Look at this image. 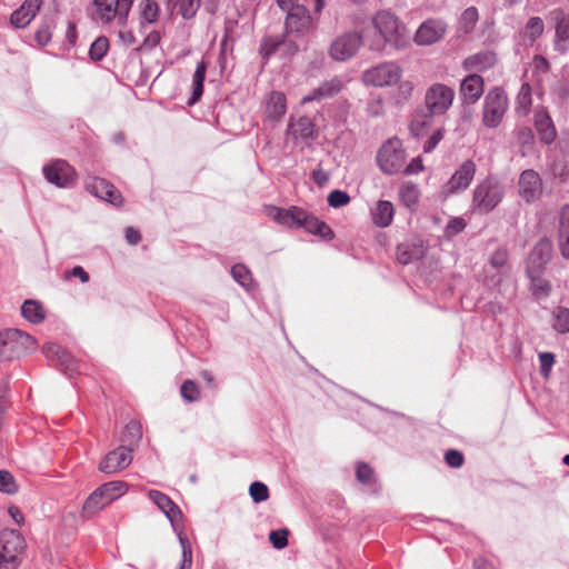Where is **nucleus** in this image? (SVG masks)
Wrapping results in <instances>:
<instances>
[{"label": "nucleus", "instance_id": "obj_1", "mask_svg": "<svg viewBox=\"0 0 569 569\" xmlns=\"http://www.w3.org/2000/svg\"><path fill=\"white\" fill-rule=\"evenodd\" d=\"M366 46L370 51L382 52L387 46L393 49H405L410 43L407 27L389 10L377 11L370 26L363 29Z\"/></svg>", "mask_w": 569, "mask_h": 569}, {"label": "nucleus", "instance_id": "obj_2", "mask_svg": "<svg viewBox=\"0 0 569 569\" xmlns=\"http://www.w3.org/2000/svg\"><path fill=\"white\" fill-rule=\"evenodd\" d=\"M505 187L496 178L488 177L473 189L470 209L479 214L491 212L503 199Z\"/></svg>", "mask_w": 569, "mask_h": 569}, {"label": "nucleus", "instance_id": "obj_3", "mask_svg": "<svg viewBox=\"0 0 569 569\" xmlns=\"http://www.w3.org/2000/svg\"><path fill=\"white\" fill-rule=\"evenodd\" d=\"M127 491L128 483L121 480L101 485L86 499L82 507V517L86 519L91 518L104 507L122 497Z\"/></svg>", "mask_w": 569, "mask_h": 569}, {"label": "nucleus", "instance_id": "obj_4", "mask_svg": "<svg viewBox=\"0 0 569 569\" xmlns=\"http://www.w3.org/2000/svg\"><path fill=\"white\" fill-rule=\"evenodd\" d=\"M134 0H93L92 19L94 22L107 26L116 23L126 27L129 12Z\"/></svg>", "mask_w": 569, "mask_h": 569}, {"label": "nucleus", "instance_id": "obj_5", "mask_svg": "<svg viewBox=\"0 0 569 569\" xmlns=\"http://www.w3.org/2000/svg\"><path fill=\"white\" fill-rule=\"evenodd\" d=\"M27 543L22 535L13 529L0 532V569H17L21 563Z\"/></svg>", "mask_w": 569, "mask_h": 569}, {"label": "nucleus", "instance_id": "obj_6", "mask_svg": "<svg viewBox=\"0 0 569 569\" xmlns=\"http://www.w3.org/2000/svg\"><path fill=\"white\" fill-rule=\"evenodd\" d=\"M36 349V340L18 329L0 332V361L18 358Z\"/></svg>", "mask_w": 569, "mask_h": 569}, {"label": "nucleus", "instance_id": "obj_7", "mask_svg": "<svg viewBox=\"0 0 569 569\" xmlns=\"http://www.w3.org/2000/svg\"><path fill=\"white\" fill-rule=\"evenodd\" d=\"M507 93L501 88L490 89L482 103V124L488 129L497 128L508 110Z\"/></svg>", "mask_w": 569, "mask_h": 569}, {"label": "nucleus", "instance_id": "obj_8", "mask_svg": "<svg viewBox=\"0 0 569 569\" xmlns=\"http://www.w3.org/2000/svg\"><path fill=\"white\" fill-rule=\"evenodd\" d=\"M456 92L445 83H432L425 93L423 106L431 116L440 117L452 107Z\"/></svg>", "mask_w": 569, "mask_h": 569}, {"label": "nucleus", "instance_id": "obj_9", "mask_svg": "<svg viewBox=\"0 0 569 569\" xmlns=\"http://www.w3.org/2000/svg\"><path fill=\"white\" fill-rule=\"evenodd\" d=\"M377 162L386 174H396L401 171L406 162V153L399 139L387 140L378 151Z\"/></svg>", "mask_w": 569, "mask_h": 569}, {"label": "nucleus", "instance_id": "obj_10", "mask_svg": "<svg viewBox=\"0 0 569 569\" xmlns=\"http://www.w3.org/2000/svg\"><path fill=\"white\" fill-rule=\"evenodd\" d=\"M362 44H366L363 31H346L332 40L329 56L335 61L345 62L353 58Z\"/></svg>", "mask_w": 569, "mask_h": 569}, {"label": "nucleus", "instance_id": "obj_11", "mask_svg": "<svg viewBox=\"0 0 569 569\" xmlns=\"http://www.w3.org/2000/svg\"><path fill=\"white\" fill-rule=\"evenodd\" d=\"M402 73L403 70L398 63L386 61L366 70L362 80L366 84L385 88L397 84Z\"/></svg>", "mask_w": 569, "mask_h": 569}, {"label": "nucleus", "instance_id": "obj_12", "mask_svg": "<svg viewBox=\"0 0 569 569\" xmlns=\"http://www.w3.org/2000/svg\"><path fill=\"white\" fill-rule=\"evenodd\" d=\"M42 173L48 182L59 187L69 188L77 179V172L67 161L57 159L42 168Z\"/></svg>", "mask_w": 569, "mask_h": 569}, {"label": "nucleus", "instance_id": "obj_13", "mask_svg": "<svg viewBox=\"0 0 569 569\" xmlns=\"http://www.w3.org/2000/svg\"><path fill=\"white\" fill-rule=\"evenodd\" d=\"M448 24L441 19H428L417 29L413 40L418 46H431L447 33Z\"/></svg>", "mask_w": 569, "mask_h": 569}, {"label": "nucleus", "instance_id": "obj_14", "mask_svg": "<svg viewBox=\"0 0 569 569\" xmlns=\"http://www.w3.org/2000/svg\"><path fill=\"white\" fill-rule=\"evenodd\" d=\"M132 462V449L128 446H119L108 452L99 463V471L111 475L126 469Z\"/></svg>", "mask_w": 569, "mask_h": 569}, {"label": "nucleus", "instance_id": "obj_15", "mask_svg": "<svg viewBox=\"0 0 569 569\" xmlns=\"http://www.w3.org/2000/svg\"><path fill=\"white\" fill-rule=\"evenodd\" d=\"M476 169V163L472 160L462 162L447 182L443 191L446 196L466 190L475 178Z\"/></svg>", "mask_w": 569, "mask_h": 569}, {"label": "nucleus", "instance_id": "obj_16", "mask_svg": "<svg viewBox=\"0 0 569 569\" xmlns=\"http://www.w3.org/2000/svg\"><path fill=\"white\" fill-rule=\"evenodd\" d=\"M518 193L528 203L538 200L542 194V180L539 173L532 169L522 171L518 181Z\"/></svg>", "mask_w": 569, "mask_h": 569}, {"label": "nucleus", "instance_id": "obj_17", "mask_svg": "<svg viewBox=\"0 0 569 569\" xmlns=\"http://www.w3.org/2000/svg\"><path fill=\"white\" fill-rule=\"evenodd\" d=\"M312 28V18L303 6H295L288 10L286 30L289 34H305Z\"/></svg>", "mask_w": 569, "mask_h": 569}, {"label": "nucleus", "instance_id": "obj_18", "mask_svg": "<svg viewBox=\"0 0 569 569\" xmlns=\"http://www.w3.org/2000/svg\"><path fill=\"white\" fill-rule=\"evenodd\" d=\"M86 189L93 196L110 202L113 206H121L123 202L121 193L116 187L101 178H89L86 181Z\"/></svg>", "mask_w": 569, "mask_h": 569}, {"label": "nucleus", "instance_id": "obj_19", "mask_svg": "<svg viewBox=\"0 0 569 569\" xmlns=\"http://www.w3.org/2000/svg\"><path fill=\"white\" fill-rule=\"evenodd\" d=\"M552 253V243L548 239H541L531 250L528 258V274H540L545 266L549 262Z\"/></svg>", "mask_w": 569, "mask_h": 569}, {"label": "nucleus", "instance_id": "obj_20", "mask_svg": "<svg viewBox=\"0 0 569 569\" xmlns=\"http://www.w3.org/2000/svg\"><path fill=\"white\" fill-rule=\"evenodd\" d=\"M266 213L277 223L287 228H300L301 219H306V211L298 207L281 209L279 207L269 206L266 208Z\"/></svg>", "mask_w": 569, "mask_h": 569}, {"label": "nucleus", "instance_id": "obj_21", "mask_svg": "<svg viewBox=\"0 0 569 569\" xmlns=\"http://www.w3.org/2000/svg\"><path fill=\"white\" fill-rule=\"evenodd\" d=\"M43 353L47 359L56 361L67 375L72 376L78 371V363L74 358L59 345L47 343Z\"/></svg>", "mask_w": 569, "mask_h": 569}, {"label": "nucleus", "instance_id": "obj_22", "mask_svg": "<svg viewBox=\"0 0 569 569\" xmlns=\"http://www.w3.org/2000/svg\"><path fill=\"white\" fill-rule=\"evenodd\" d=\"M497 54L491 50H483L468 56L462 68L469 72H485L493 68L497 63Z\"/></svg>", "mask_w": 569, "mask_h": 569}, {"label": "nucleus", "instance_id": "obj_23", "mask_svg": "<svg viewBox=\"0 0 569 569\" xmlns=\"http://www.w3.org/2000/svg\"><path fill=\"white\" fill-rule=\"evenodd\" d=\"M485 82L481 76L472 73L467 76L460 84V94L465 103L473 104L482 96Z\"/></svg>", "mask_w": 569, "mask_h": 569}, {"label": "nucleus", "instance_id": "obj_24", "mask_svg": "<svg viewBox=\"0 0 569 569\" xmlns=\"http://www.w3.org/2000/svg\"><path fill=\"white\" fill-rule=\"evenodd\" d=\"M41 6L42 0H24L20 8L11 13V24L16 28L27 27L34 19Z\"/></svg>", "mask_w": 569, "mask_h": 569}, {"label": "nucleus", "instance_id": "obj_25", "mask_svg": "<svg viewBox=\"0 0 569 569\" xmlns=\"http://www.w3.org/2000/svg\"><path fill=\"white\" fill-rule=\"evenodd\" d=\"M148 497L166 515L176 529V523L182 516L179 507L167 495L158 490H149Z\"/></svg>", "mask_w": 569, "mask_h": 569}, {"label": "nucleus", "instance_id": "obj_26", "mask_svg": "<svg viewBox=\"0 0 569 569\" xmlns=\"http://www.w3.org/2000/svg\"><path fill=\"white\" fill-rule=\"evenodd\" d=\"M343 87L342 81L335 77L330 80L322 82L318 88L313 89L309 94L301 99V103L306 104L311 101H320L331 98L339 93Z\"/></svg>", "mask_w": 569, "mask_h": 569}, {"label": "nucleus", "instance_id": "obj_27", "mask_svg": "<svg viewBox=\"0 0 569 569\" xmlns=\"http://www.w3.org/2000/svg\"><path fill=\"white\" fill-rule=\"evenodd\" d=\"M288 133L292 136L293 139H300L306 142L315 139L317 136L316 126L308 117H300L296 120H290Z\"/></svg>", "mask_w": 569, "mask_h": 569}, {"label": "nucleus", "instance_id": "obj_28", "mask_svg": "<svg viewBox=\"0 0 569 569\" xmlns=\"http://www.w3.org/2000/svg\"><path fill=\"white\" fill-rule=\"evenodd\" d=\"M535 127L538 131L540 139L549 144L555 141L557 131L555 124L545 109H538L535 113Z\"/></svg>", "mask_w": 569, "mask_h": 569}, {"label": "nucleus", "instance_id": "obj_29", "mask_svg": "<svg viewBox=\"0 0 569 569\" xmlns=\"http://www.w3.org/2000/svg\"><path fill=\"white\" fill-rule=\"evenodd\" d=\"M558 244L562 257L569 259V204H565L559 211Z\"/></svg>", "mask_w": 569, "mask_h": 569}, {"label": "nucleus", "instance_id": "obj_30", "mask_svg": "<svg viewBox=\"0 0 569 569\" xmlns=\"http://www.w3.org/2000/svg\"><path fill=\"white\" fill-rule=\"evenodd\" d=\"M219 0H177L176 8L183 19H192L201 2H203L207 11L214 12Z\"/></svg>", "mask_w": 569, "mask_h": 569}, {"label": "nucleus", "instance_id": "obj_31", "mask_svg": "<svg viewBox=\"0 0 569 569\" xmlns=\"http://www.w3.org/2000/svg\"><path fill=\"white\" fill-rule=\"evenodd\" d=\"M393 214V204L387 200L378 201L371 209V218L373 223L381 228H386L391 224Z\"/></svg>", "mask_w": 569, "mask_h": 569}, {"label": "nucleus", "instance_id": "obj_32", "mask_svg": "<svg viewBox=\"0 0 569 569\" xmlns=\"http://www.w3.org/2000/svg\"><path fill=\"white\" fill-rule=\"evenodd\" d=\"M286 96L278 91L271 92L266 106L267 117L271 120H278L286 113Z\"/></svg>", "mask_w": 569, "mask_h": 569}, {"label": "nucleus", "instance_id": "obj_33", "mask_svg": "<svg viewBox=\"0 0 569 569\" xmlns=\"http://www.w3.org/2000/svg\"><path fill=\"white\" fill-rule=\"evenodd\" d=\"M419 198L420 190L416 183L411 181H405L401 183L399 188V200L405 207L409 209L416 208L419 202Z\"/></svg>", "mask_w": 569, "mask_h": 569}, {"label": "nucleus", "instance_id": "obj_34", "mask_svg": "<svg viewBox=\"0 0 569 569\" xmlns=\"http://www.w3.org/2000/svg\"><path fill=\"white\" fill-rule=\"evenodd\" d=\"M310 233L318 234L325 239H332L333 232L330 227L323 221L308 214L306 212V219H301V227Z\"/></svg>", "mask_w": 569, "mask_h": 569}, {"label": "nucleus", "instance_id": "obj_35", "mask_svg": "<svg viewBox=\"0 0 569 569\" xmlns=\"http://www.w3.org/2000/svg\"><path fill=\"white\" fill-rule=\"evenodd\" d=\"M207 64L204 61H200L197 64L196 71L192 77V94L188 100V104L192 106L201 98L203 93V81L206 77Z\"/></svg>", "mask_w": 569, "mask_h": 569}, {"label": "nucleus", "instance_id": "obj_36", "mask_svg": "<svg viewBox=\"0 0 569 569\" xmlns=\"http://www.w3.org/2000/svg\"><path fill=\"white\" fill-rule=\"evenodd\" d=\"M22 317L32 323H40L46 317L42 305L37 300H26L21 307Z\"/></svg>", "mask_w": 569, "mask_h": 569}, {"label": "nucleus", "instance_id": "obj_37", "mask_svg": "<svg viewBox=\"0 0 569 569\" xmlns=\"http://www.w3.org/2000/svg\"><path fill=\"white\" fill-rule=\"evenodd\" d=\"M430 112L426 109L425 111H417L413 113L410 122V131L415 137H421L427 132V129L431 126L432 118Z\"/></svg>", "mask_w": 569, "mask_h": 569}, {"label": "nucleus", "instance_id": "obj_38", "mask_svg": "<svg viewBox=\"0 0 569 569\" xmlns=\"http://www.w3.org/2000/svg\"><path fill=\"white\" fill-rule=\"evenodd\" d=\"M138 9L141 21L147 23H154L158 21L160 8L154 0H141Z\"/></svg>", "mask_w": 569, "mask_h": 569}, {"label": "nucleus", "instance_id": "obj_39", "mask_svg": "<svg viewBox=\"0 0 569 569\" xmlns=\"http://www.w3.org/2000/svg\"><path fill=\"white\" fill-rule=\"evenodd\" d=\"M532 104L531 87L529 83H522L516 99V111L519 114L527 116Z\"/></svg>", "mask_w": 569, "mask_h": 569}, {"label": "nucleus", "instance_id": "obj_40", "mask_svg": "<svg viewBox=\"0 0 569 569\" xmlns=\"http://www.w3.org/2000/svg\"><path fill=\"white\" fill-rule=\"evenodd\" d=\"M552 327L559 333L569 332V309L558 307L552 312Z\"/></svg>", "mask_w": 569, "mask_h": 569}, {"label": "nucleus", "instance_id": "obj_41", "mask_svg": "<svg viewBox=\"0 0 569 569\" xmlns=\"http://www.w3.org/2000/svg\"><path fill=\"white\" fill-rule=\"evenodd\" d=\"M543 21L539 17H532L528 20L525 28V38L533 43L543 32Z\"/></svg>", "mask_w": 569, "mask_h": 569}, {"label": "nucleus", "instance_id": "obj_42", "mask_svg": "<svg viewBox=\"0 0 569 569\" xmlns=\"http://www.w3.org/2000/svg\"><path fill=\"white\" fill-rule=\"evenodd\" d=\"M478 18H479V14H478L477 8H475V7L467 8L462 12L460 20H459L460 30H462L465 33H469L475 28V26L478 21Z\"/></svg>", "mask_w": 569, "mask_h": 569}, {"label": "nucleus", "instance_id": "obj_43", "mask_svg": "<svg viewBox=\"0 0 569 569\" xmlns=\"http://www.w3.org/2000/svg\"><path fill=\"white\" fill-rule=\"evenodd\" d=\"M490 266L497 270L498 274H503L508 270V251L505 248H498L490 257Z\"/></svg>", "mask_w": 569, "mask_h": 569}, {"label": "nucleus", "instance_id": "obj_44", "mask_svg": "<svg viewBox=\"0 0 569 569\" xmlns=\"http://www.w3.org/2000/svg\"><path fill=\"white\" fill-rule=\"evenodd\" d=\"M231 274L233 279L243 288L249 289L252 284V277L249 269L241 263L234 264L232 267Z\"/></svg>", "mask_w": 569, "mask_h": 569}, {"label": "nucleus", "instance_id": "obj_45", "mask_svg": "<svg viewBox=\"0 0 569 569\" xmlns=\"http://www.w3.org/2000/svg\"><path fill=\"white\" fill-rule=\"evenodd\" d=\"M142 438L141 426L137 421H130L124 429L123 442L130 446L137 445Z\"/></svg>", "mask_w": 569, "mask_h": 569}, {"label": "nucleus", "instance_id": "obj_46", "mask_svg": "<svg viewBox=\"0 0 569 569\" xmlns=\"http://www.w3.org/2000/svg\"><path fill=\"white\" fill-rule=\"evenodd\" d=\"M397 90L395 93V100L397 103L408 101L415 91V83L410 80L400 81L397 83Z\"/></svg>", "mask_w": 569, "mask_h": 569}, {"label": "nucleus", "instance_id": "obj_47", "mask_svg": "<svg viewBox=\"0 0 569 569\" xmlns=\"http://www.w3.org/2000/svg\"><path fill=\"white\" fill-rule=\"evenodd\" d=\"M109 41L106 37L97 38L90 47L89 54L92 60H101L108 52Z\"/></svg>", "mask_w": 569, "mask_h": 569}, {"label": "nucleus", "instance_id": "obj_48", "mask_svg": "<svg viewBox=\"0 0 569 569\" xmlns=\"http://www.w3.org/2000/svg\"><path fill=\"white\" fill-rule=\"evenodd\" d=\"M181 397L188 401L193 402L200 399V390L198 385L192 380H186L180 389Z\"/></svg>", "mask_w": 569, "mask_h": 569}, {"label": "nucleus", "instance_id": "obj_49", "mask_svg": "<svg viewBox=\"0 0 569 569\" xmlns=\"http://www.w3.org/2000/svg\"><path fill=\"white\" fill-rule=\"evenodd\" d=\"M286 46L287 43L284 41H279L276 38H267L261 43L260 53L264 59H268L270 56Z\"/></svg>", "mask_w": 569, "mask_h": 569}, {"label": "nucleus", "instance_id": "obj_50", "mask_svg": "<svg viewBox=\"0 0 569 569\" xmlns=\"http://www.w3.org/2000/svg\"><path fill=\"white\" fill-rule=\"evenodd\" d=\"M249 493L256 503L263 502L269 498L268 487L260 481H254L250 485Z\"/></svg>", "mask_w": 569, "mask_h": 569}, {"label": "nucleus", "instance_id": "obj_51", "mask_svg": "<svg viewBox=\"0 0 569 569\" xmlns=\"http://www.w3.org/2000/svg\"><path fill=\"white\" fill-rule=\"evenodd\" d=\"M556 18L559 19L556 27V38L557 44L560 41H566L569 39V20H567L563 16L562 11H555Z\"/></svg>", "mask_w": 569, "mask_h": 569}, {"label": "nucleus", "instance_id": "obj_52", "mask_svg": "<svg viewBox=\"0 0 569 569\" xmlns=\"http://www.w3.org/2000/svg\"><path fill=\"white\" fill-rule=\"evenodd\" d=\"M532 280L531 283V290L536 298H545L549 295L550 291V283L543 279L539 278V274H533V277H530Z\"/></svg>", "mask_w": 569, "mask_h": 569}, {"label": "nucleus", "instance_id": "obj_53", "mask_svg": "<svg viewBox=\"0 0 569 569\" xmlns=\"http://www.w3.org/2000/svg\"><path fill=\"white\" fill-rule=\"evenodd\" d=\"M328 203L332 208H341L350 202V196L342 190H333L328 194Z\"/></svg>", "mask_w": 569, "mask_h": 569}, {"label": "nucleus", "instance_id": "obj_54", "mask_svg": "<svg viewBox=\"0 0 569 569\" xmlns=\"http://www.w3.org/2000/svg\"><path fill=\"white\" fill-rule=\"evenodd\" d=\"M178 538L182 548V563L180 569H189L192 563V550L188 542V539L181 533H178Z\"/></svg>", "mask_w": 569, "mask_h": 569}, {"label": "nucleus", "instance_id": "obj_55", "mask_svg": "<svg viewBox=\"0 0 569 569\" xmlns=\"http://www.w3.org/2000/svg\"><path fill=\"white\" fill-rule=\"evenodd\" d=\"M467 223L465 219L457 217L451 219L445 228V236L447 238H452L458 233L462 232L466 228Z\"/></svg>", "mask_w": 569, "mask_h": 569}, {"label": "nucleus", "instance_id": "obj_56", "mask_svg": "<svg viewBox=\"0 0 569 569\" xmlns=\"http://www.w3.org/2000/svg\"><path fill=\"white\" fill-rule=\"evenodd\" d=\"M287 529L272 530L269 533V540L276 549H283L288 545Z\"/></svg>", "mask_w": 569, "mask_h": 569}, {"label": "nucleus", "instance_id": "obj_57", "mask_svg": "<svg viewBox=\"0 0 569 569\" xmlns=\"http://www.w3.org/2000/svg\"><path fill=\"white\" fill-rule=\"evenodd\" d=\"M0 491L9 495L17 491L13 477L6 470H0Z\"/></svg>", "mask_w": 569, "mask_h": 569}, {"label": "nucleus", "instance_id": "obj_58", "mask_svg": "<svg viewBox=\"0 0 569 569\" xmlns=\"http://www.w3.org/2000/svg\"><path fill=\"white\" fill-rule=\"evenodd\" d=\"M541 375L548 378L552 366L555 365V356L551 352L539 353Z\"/></svg>", "mask_w": 569, "mask_h": 569}, {"label": "nucleus", "instance_id": "obj_59", "mask_svg": "<svg viewBox=\"0 0 569 569\" xmlns=\"http://www.w3.org/2000/svg\"><path fill=\"white\" fill-rule=\"evenodd\" d=\"M51 28L49 24H42L37 30L34 38L39 46H47L51 40Z\"/></svg>", "mask_w": 569, "mask_h": 569}, {"label": "nucleus", "instance_id": "obj_60", "mask_svg": "<svg viewBox=\"0 0 569 569\" xmlns=\"http://www.w3.org/2000/svg\"><path fill=\"white\" fill-rule=\"evenodd\" d=\"M445 130L442 128L436 130L423 144V152H431L442 140Z\"/></svg>", "mask_w": 569, "mask_h": 569}, {"label": "nucleus", "instance_id": "obj_61", "mask_svg": "<svg viewBox=\"0 0 569 569\" xmlns=\"http://www.w3.org/2000/svg\"><path fill=\"white\" fill-rule=\"evenodd\" d=\"M446 462L452 468H459L463 463V456L458 450H448L445 455Z\"/></svg>", "mask_w": 569, "mask_h": 569}, {"label": "nucleus", "instance_id": "obj_62", "mask_svg": "<svg viewBox=\"0 0 569 569\" xmlns=\"http://www.w3.org/2000/svg\"><path fill=\"white\" fill-rule=\"evenodd\" d=\"M373 471L366 463H358L357 466V479L362 483H370L372 480Z\"/></svg>", "mask_w": 569, "mask_h": 569}, {"label": "nucleus", "instance_id": "obj_63", "mask_svg": "<svg viewBox=\"0 0 569 569\" xmlns=\"http://www.w3.org/2000/svg\"><path fill=\"white\" fill-rule=\"evenodd\" d=\"M66 278L74 277L79 278L82 283H87L89 281L88 272L80 266L72 268L70 271H66Z\"/></svg>", "mask_w": 569, "mask_h": 569}, {"label": "nucleus", "instance_id": "obj_64", "mask_svg": "<svg viewBox=\"0 0 569 569\" xmlns=\"http://www.w3.org/2000/svg\"><path fill=\"white\" fill-rule=\"evenodd\" d=\"M423 170L422 160L420 157L413 158L405 168L407 174H417Z\"/></svg>", "mask_w": 569, "mask_h": 569}]
</instances>
